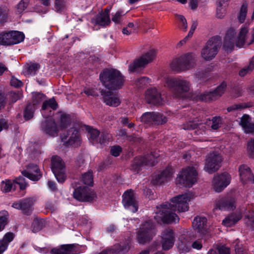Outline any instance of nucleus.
<instances>
[{
	"label": "nucleus",
	"mask_w": 254,
	"mask_h": 254,
	"mask_svg": "<svg viewBox=\"0 0 254 254\" xmlns=\"http://www.w3.org/2000/svg\"><path fill=\"white\" fill-rule=\"evenodd\" d=\"M193 197L191 192L179 195L171 200L170 203L156 207L154 219L159 223H172L179 221L177 215L173 211L185 212L189 209V202Z\"/></svg>",
	"instance_id": "obj_1"
},
{
	"label": "nucleus",
	"mask_w": 254,
	"mask_h": 254,
	"mask_svg": "<svg viewBox=\"0 0 254 254\" xmlns=\"http://www.w3.org/2000/svg\"><path fill=\"white\" fill-rule=\"evenodd\" d=\"M249 28L243 25L237 33L233 28H229L226 34L223 47L225 51H231L236 46L241 48L250 45Z\"/></svg>",
	"instance_id": "obj_2"
},
{
	"label": "nucleus",
	"mask_w": 254,
	"mask_h": 254,
	"mask_svg": "<svg viewBox=\"0 0 254 254\" xmlns=\"http://www.w3.org/2000/svg\"><path fill=\"white\" fill-rule=\"evenodd\" d=\"M102 84L108 89L117 90L122 88L124 83V76L115 69H106L100 74Z\"/></svg>",
	"instance_id": "obj_3"
},
{
	"label": "nucleus",
	"mask_w": 254,
	"mask_h": 254,
	"mask_svg": "<svg viewBox=\"0 0 254 254\" xmlns=\"http://www.w3.org/2000/svg\"><path fill=\"white\" fill-rule=\"evenodd\" d=\"M197 59L193 53H187L173 59L170 64L171 69L178 72L190 70L194 67Z\"/></svg>",
	"instance_id": "obj_4"
},
{
	"label": "nucleus",
	"mask_w": 254,
	"mask_h": 254,
	"mask_svg": "<svg viewBox=\"0 0 254 254\" xmlns=\"http://www.w3.org/2000/svg\"><path fill=\"white\" fill-rule=\"evenodd\" d=\"M197 166L195 164L183 169L177 176L176 183L186 187H191L197 180Z\"/></svg>",
	"instance_id": "obj_5"
},
{
	"label": "nucleus",
	"mask_w": 254,
	"mask_h": 254,
	"mask_svg": "<svg viewBox=\"0 0 254 254\" xmlns=\"http://www.w3.org/2000/svg\"><path fill=\"white\" fill-rule=\"evenodd\" d=\"M136 234V239L139 244H144L149 242L155 235L152 221L147 220L142 223Z\"/></svg>",
	"instance_id": "obj_6"
},
{
	"label": "nucleus",
	"mask_w": 254,
	"mask_h": 254,
	"mask_svg": "<svg viewBox=\"0 0 254 254\" xmlns=\"http://www.w3.org/2000/svg\"><path fill=\"white\" fill-rule=\"evenodd\" d=\"M165 86L176 90L179 93L188 92L190 88V81L180 77H165Z\"/></svg>",
	"instance_id": "obj_7"
},
{
	"label": "nucleus",
	"mask_w": 254,
	"mask_h": 254,
	"mask_svg": "<svg viewBox=\"0 0 254 254\" xmlns=\"http://www.w3.org/2000/svg\"><path fill=\"white\" fill-rule=\"evenodd\" d=\"M220 43V40L218 37L211 38L202 49L201 53L202 58L206 61H210L213 59L217 54Z\"/></svg>",
	"instance_id": "obj_8"
},
{
	"label": "nucleus",
	"mask_w": 254,
	"mask_h": 254,
	"mask_svg": "<svg viewBox=\"0 0 254 254\" xmlns=\"http://www.w3.org/2000/svg\"><path fill=\"white\" fill-rule=\"evenodd\" d=\"M22 32L13 31L0 33V44L3 45H10L19 43L24 39Z\"/></svg>",
	"instance_id": "obj_9"
},
{
	"label": "nucleus",
	"mask_w": 254,
	"mask_h": 254,
	"mask_svg": "<svg viewBox=\"0 0 254 254\" xmlns=\"http://www.w3.org/2000/svg\"><path fill=\"white\" fill-rule=\"evenodd\" d=\"M62 141L66 146L77 147L81 144V138L79 131L74 128L68 130L66 134L61 136Z\"/></svg>",
	"instance_id": "obj_10"
},
{
	"label": "nucleus",
	"mask_w": 254,
	"mask_h": 254,
	"mask_svg": "<svg viewBox=\"0 0 254 254\" xmlns=\"http://www.w3.org/2000/svg\"><path fill=\"white\" fill-rule=\"evenodd\" d=\"M157 153L150 154L144 157L138 156L134 158L132 164V169L138 171L144 165L154 166L157 162Z\"/></svg>",
	"instance_id": "obj_11"
},
{
	"label": "nucleus",
	"mask_w": 254,
	"mask_h": 254,
	"mask_svg": "<svg viewBox=\"0 0 254 254\" xmlns=\"http://www.w3.org/2000/svg\"><path fill=\"white\" fill-rule=\"evenodd\" d=\"M231 179L230 174L226 172L215 175L212 182L213 190L217 192L222 191L230 184Z\"/></svg>",
	"instance_id": "obj_12"
},
{
	"label": "nucleus",
	"mask_w": 254,
	"mask_h": 254,
	"mask_svg": "<svg viewBox=\"0 0 254 254\" xmlns=\"http://www.w3.org/2000/svg\"><path fill=\"white\" fill-rule=\"evenodd\" d=\"M222 161L221 156L218 153H210L206 159L204 170L211 174L218 170Z\"/></svg>",
	"instance_id": "obj_13"
},
{
	"label": "nucleus",
	"mask_w": 254,
	"mask_h": 254,
	"mask_svg": "<svg viewBox=\"0 0 254 254\" xmlns=\"http://www.w3.org/2000/svg\"><path fill=\"white\" fill-rule=\"evenodd\" d=\"M155 56V51L153 50H150L145 54L143 55L139 59L134 61L130 64L128 69L130 72L137 71L141 67H144L147 64L151 62Z\"/></svg>",
	"instance_id": "obj_14"
},
{
	"label": "nucleus",
	"mask_w": 254,
	"mask_h": 254,
	"mask_svg": "<svg viewBox=\"0 0 254 254\" xmlns=\"http://www.w3.org/2000/svg\"><path fill=\"white\" fill-rule=\"evenodd\" d=\"M74 198L76 200L84 202L91 201L96 197L95 192L86 187H79L73 191Z\"/></svg>",
	"instance_id": "obj_15"
},
{
	"label": "nucleus",
	"mask_w": 254,
	"mask_h": 254,
	"mask_svg": "<svg viewBox=\"0 0 254 254\" xmlns=\"http://www.w3.org/2000/svg\"><path fill=\"white\" fill-rule=\"evenodd\" d=\"M16 185H18L20 190H24L27 187V184L25 179L23 177L16 178L13 182L10 180H5L1 183V190L3 192H9L12 190H14Z\"/></svg>",
	"instance_id": "obj_16"
},
{
	"label": "nucleus",
	"mask_w": 254,
	"mask_h": 254,
	"mask_svg": "<svg viewBox=\"0 0 254 254\" xmlns=\"http://www.w3.org/2000/svg\"><path fill=\"white\" fill-rule=\"evenodd\" d=\"M144 99L148 104L153 105H162L164 103L160 92L156 88L147 89L145 93Z\"/></svg>",
	"instance_id": "obj_17"
},
{
	"label": "nucleus",
	"mask_w": 254,
	"mask_h": 254,
	"mask_svg": "<svg viewBox=\"0 0 254 254\" xmlns=\"http://www.w3.org/2000/svg\"><path fill=\"white\" fill-rule=\"evenodd\" d=\"M123 203L126 209L134 213L138 210V204L136 197L132 191L127 190L123 195Z\"/></svg>",
	"instance_id": "obj_18"
},
{
	"label": "nucleus",
	"mask_w": 254,
	"mask_h": 254,
	"mask_svg": "<svg viewBox=\"0 0 254 254\" xmlns=\"http://www.w3.org/2000/svg\"><path fill=\"white\" fill-rule=\"evenodd\" d=\"M41 129L46 134L55 137L58 135L60 127H58L54 120L49 119L42 123Z\"/></svg>",
	"instance_id": "obj_19"
},
{
	"label": "nucleus",
	"mask_w": 254,
	"mask_h": 254,
	"mask_svg": "<svg viewBox=\"0 0 254 254\" xmlns=\"http://www.w3.org/2000/svg\"><path fill=\"white\" fill-rule=\"evenodd\" d=\"M51 254H77L80 253L78 245H63L59 248H54L50 251Z\"/></svg>",
	"instance_id": "obj_20"
},
{
	"label": "nucleus",
	"mask_w": 254,
	"mask_h": 254,
	"mask_svg": "<svg viewBox=\"0 0 254 254\" xmlns=\"http://www.w3.org/2000/svg\"><path fill=\"white\" fill-rule=\"evenodd\" d=\"M174 170L172 167H167L160 174L153 177L152 182L153 184L160 185L170 180L174 174Z\"/></svg>",
	"instance_id": "obj_21"
},
{
	"label": "nucleus",
	"mask_w": 254,
	"mask_h": 254,
	"mask_svg": "<svg viewBox=\"0 0 254 254\" xmlns=\"http://www.w3.org/2000/svg\"><path fill=\"white\" fill-rule=\"evenodd\" d=\"M175 241V234L173 231L170 229L165 230L162 233V246L164 250L171 249L174 245Z\"/></svg>",
	"instance_id": "obj_22"
},
{
	"label": "nucleus",
	"mask_w": 254,
	"mask_h": 254,
	"mask_svg": "<svg viewBox=\"0 0 254 254\" xmlns=\"http://www.w3.org/2000/svg\"><path fill=\"white\" fill-rule=\"evenodd\" d=\"M239 173L241 181L243 184L251 182L254 184V175L249 166L243 164L239 167Z\"/></svg>",
	"instance_id": "obj_23"
},
{
	"label": "nucleus",
	"mask_w": 254,
	"mask_h": 254,
	"mask_svg": "<svg viewBox=\"0 0 254 254\" xmlns=\"http://www.w3.org/2000/svg\"><path fill=\"white\" fill-rule=\"evenodd\" d=\"M130 241V239H127L125 243L116 244L113 249L102 251L99 254H123L129 249Z\"/></svg>",
	"instance_id": "obj_24"
},
{
	"label": "nucleus",
	"mask_w": 254,
	"mask_h": 254,
	"mask_svg": "<svg viewBox=\"0 0 254 254\" xmlns=\"http://www.w3.org/2000/svg\"><path fill=\"white\" fill-rule=\"evenodd\" d=\"M23 175L33 181H38L41 177L40 170L37 165L30 164L26 169L22 172Z\"/></svg>",
	"instance_id": "obj_25"
},
{
	"label": "nucleus",
	"mask_w": 254,
	"mask_h": 254,
	"mask_svg": "<svg viewBox=\"0 0 254 254\" xmlns=\"http://www.w3.org/2000/svg\"><path fill=\"white\" fill-rule=\"evenodd\" d=\"M58 104L54 99H50L43 102L41 113L44 118H48L53 114V110L57 109Z\"/></svg>",
	"instance_id": "obj_26"
},
{
	"label": "nucleus",
	"mask_w": 254,
	"mask_h": 254,
	"mask_svg": "<svg viewBox=\"0 0 254 254\" xmlns=\"http://www.w3.org/2000/svg\"><path fill=\"white\" fill-rule=\"evenodd\" d=\"M216 207L221 210H233L236 208L235 199L231 196L221 198L217 202Z\"/></svg>",
	"instance_id": "obj_27"
},
{
	"label": "nucleus",
	"mask_w": 254,
	"mask_h": 254,
	"mask_svg": "<svg viewBox=\"0 0 254 254\" xmlns=\"http://www.w3.org/2000/svg\"><path fill=\"white\" fill-rule=\"evenodd\" d=\"M197 120L195 119L191 121H189L184 125L183 128L184 129H195L194 133L197 135H203L205 134L206 127L202 123H198Z\"/></svg>",
	"instance_id": "obj_28"
},
{
	"label": "nucleus",
	"mask_w": 254,
	"mask_h": 254,
	"mask_svg": "<svg viewBox=\"0 0 254 254\" xmlns=\"http://www.w3.org/2000/svg\"><path fill=\"white\" fill-rule=\"evenodd\" d=\"M102 95L103 97L104 102L106 105L117 107L121 104V99L117 94H114L110 91L102 92Z\"/></svg>",
	"instance_id": "obj_29"
},
{
	"label": "nucleus",
	"mask_w": 254,
	"mask_h": 254,
	"mask_svg": "<svg viewBox=\"0 0 254 254\" xmlns=\"http://www.w3.org/2000/svg\"><path fill=\"white\" fill-rule=\"evenodd\" d=\"M207 219L204 217H196L193 222L192 226L195 231L203 235L206 230Z\"/></svg>",
	"instance_id": "obj_30"
},
{
	"label": "nucleus",
	"mask_w": 254,
	"mask_h": 254,
	"mask_svg": "<svg viewBox=\"0 0 254 254\" xmlns=\"http://www.w3.org/2000/svg\"><path fill=\"white\" fill-rule=\"evenodd\" d=\"M111 8H106L104 11L100 12L95 17L96 23L101 26H105L108 25L110 23L109 12Z\"/></svg>",
	"instance_id": "obj_31"
},
{
	"label": "nucleus",
	"mask_w": 254,
	"mask_h": 254,
	"mask_svg": "<svg viewBox=\"0 0 254 254\" xmlns=\"http://www.w3.org/2000/svg\"><path fill=\"white\" fill-rule=\"evenodd\" d=\"M251 117L248 115H244L241 118L240 125L246 133L254 132V123L251 122Z\"/></svg>",
	"instance_id": "obj_32"
},
{
	"label": "nucleus",
	"mask_w": 254,
	"mask_h": 254,
	"mask_svg": "<svg viewBox=\"0 0 254 254\" xmlns=\"http://www.w3.org/2000/svg\"><path fill=\"white\" fill-rule=\"evenodd\" d=\"M242 218L240 212H236L228 216L222 221V224L226 227H231L238 222Z\"/></svg>",
	"instance_id": "obj_33"
},
{
	"label": "nucleus",
	"mask_w": 254,
	"mask_h": 254,
	"mask_svg": "<svg viewBox=\"0 0 254 254\" xmlns=\"http://www.w3.org/2000/svg\"><path fill=\"white\" fill-rule=\"evenodd\" d=\"M34 201L35 199L33 197L21 199L22 212L27 215L29 214L32 211V206Z\"/></svg>",
	"instance_id": "obj_34"
},
{
	"label": "nucleus",
	"mask_w": 254,
	"mask_h": 254,
	"mask_svg": "<svg viewBox=\"0 0 254 254\" xmlns=\"http://www.w3.org/2000/svg\"><path fill=\"white\" fill-rule=\"evenodd\" d=\"M190 98L191 100L195 101L200 100L205 102H210L215 100L212 95V92H205L200 95L195 93L194 94H192L190 96Z\"/></svg>",
	"instance_id": "obj_35"
},
{
	"label": "nucleus",
	"mask_w": 254,
	"mask_h": 254,
	"mask_svg": "<svg viewBox=\"0 0 254 254\" xmlns=\"http://www.w3.org/2000/svg\"><path fill=\"white\" fill-rule=\"evenodd\" d=\"M52 170L53 172H57L64 169V163L61 158L57 156H53L51 159Z\"/></svg>",
	"instance_id": "obj_36"
},
{
	"label": "nucleus",
	"mask_w": 254,
	"mask_h": 254,
	"mask_svg": "<svg viewBox=\"0 0 254 254\" xmlns=\"http://www.w3.org/2000/svg\"><path fill=\"white\" fill-rule=\"evenodd\" d=\"M86 130L88 133L89 140L92 144H97L98 142V138L100 132L98 130L93 128L90 127H87Z\"/></svg>",
	"instance_id": "obj_37"
},
{
	"label": "nucleus",
	"mask_w": 254,
	"mask_h": 254,
	"mask_svg": "<svg viewBox=\"0 0 254 254\" xmlns=\"http://www.w3.org/2000/svg\"><path fill=\"white\" fill-rule=\"evenodd\" d=\"M40 65L38 64L30 63L28 64L24 68L23 72L25 75H35L38 69H39Z\"/></svg>",
	"instance_id": "obj_38"
},
{
	"label": "nucleus",
	"mask_w": 254,
	"mask_h": 254,
	"mask_svg": "<svg viewBox=\"0 0 254 254\" xmlns=\"http://www.w3.org/2000/svg\"><path fill=\"white\" fill-rule=\"evenodd\" d=\"M190 243L185 240L184 236L180 238L178 243V249L182 253L187 252L190 251Z\"/></svg>",
	"instance_id": "obj_39"
},
{
	"label": "nucleus",
	"mask_w": 254,
	"mask_h": 254,
	"mask_svg": "<svg viewBox=\"0 0 254 254\" xmlns=\"http://www.w3.org/2000/svg\"><path fill=\"white\" fill-rule=\"evenodd\" d=\"M153 117V112H146L141 116L140 119L141 122L148 125H151L154 124Z\"/></svg>",
	"instance_id": "obj_40"
},
{
	"label": "nucleus",
	"mask_w": 254,
	"mask_h": 254,
	"mask_svg": "<svg viewBox=\"0 0 254 254\" xmlns=\"http://www.w3.org/2000/svg\"><path fill=\"white\" fill-rule=\"evenodd\" d=\"M154 125H162L167 122V118L162 114L153 112Z\"/></svg>",
	"instance_id": "obj_41"
},
{
	"label": "nucleus",
	"mask_w": 254,
	"mask_h": 254,
	"mask_svg": "<svg viewBox=\"0 0 254 254\" xmlns=\"http://www.w3.org/2000/svg\"><path fill=\"white\" fill-rule=\"evenodd\" d=\"M245 221L247 226L254 230V212L249 211L245 216Z\"/></svg>",
	"instance_id": "obj_42"
},
{
	"label": "nucleus",
	"mask_w": 254,
	"mask_h": 254,
	"mask_svg": "<svg viewBox=\"0 0 254 254\" xmlns=\"http://www.w3.org/2000/svg\"><path fill=\"white\" fill-rule=\"evenodd\" d=\"M81 181L86 185L91 186L93 183V173L91 170H89L87 172L82 175Z\"/></svg>",
	"instance_id": "obj_43"
},
{
	"label": "nucleus",
	"mask_w": 254,
	"mask_h": 254,
	"mask_svg": "<svg viewBox=\"0 0 254 254\" xmlns=\"http://www.w3.org/2000/svg\"><path fill=\"white\" fill-rule=\"evenodd\" d=\"M36 107L30 103L27 105L24 111V117L25 120H29L33 117Z\"/></svg>",
	"instance_id": "obj_44"
},
{
	"label": "nucleus",
	"mask_w": 254,
	"mask_h": 254,
	"mask_svg": "<svg viewBox=\"0 0 254 254\" xmlns=\"http://www.w3.org/2000/svg\"><path fill=\"white\" fill-rule=\"evenodd\" d=\"M112 136L111 134L107 132H103L98 138V143H99L101 145H105L108 144V143L112 140Z\"/></svg>",
	"instance_id": "obj_45"
},
{
	"label": "nucleus",
	"mask_w": 254,
	"mask_h": 254,
	"mask_svg": "<svg viewBox=\"0 0 254 254\" xmlns=\"http://www.w3.org/2000/svg\"><path fill=\"white\" fill-rule=\"evenodd\" d=\"M226 88V83L223 82L215 90L212 91V95L215 100L220 97L224 93Z\"/></svg>",
	"instance_id": "obj_46"
},
{
	"label": "nucleus",
	"mask_w": 254,
	"mask_h": 254,
	"mask_svg": "<svg viewBox=\"0 0 254 254\" xmlns=\"http://www.w3.org/2000/svg\"><path fill=\"white\" fill-rule=\"evenodd\" d=\"M254 68V60L252 59L248 65L244 67L239 71L240 76L243 77L250 73Z\"/></svg>",
	"instance_id": "obj_47"
},
{
	"label": "nucleus",
	"mask_w": 254,
	"mask_h": 254,
	"mask_svg": "<svg viewBox=\"0 0 254 254\" xmlns=\"http://www.w3.org/2000/svg\"><path fill=\"white\" fill-rule=\"evenodd\" d=\"M44 227V222L42 220L37 218L34 219L32 224V230L36 233L41 230Z\"/></svg>",
	"instance_id": "obj_48"
},
{
	"label": "nucleus",
	"mask_w": 254,
	"mask_h": 254,
	"mask_svg": "<svg viewBox=\"0 0 254 254\" xmlns=\"http://www.w3.org/2000/svg\"><path fill=\"white\" fill-rule=\"evenodd\" d=\"M250 106L246 103H241L236 104H234L227 108V111L228 112L235 111H241L242 109L249 107Z\"/></svg>",
	"instance_id": "obj_49"
},
{
	"label": "nucleus",
	"mask_w": 254,
	"mask_h": 254,
	"mask_svg": "<svg viewBox=\"0 0 254 254\" xmlns=\"http://www.w3.org/2000/svg\"><path fill=\"white\" fill-rule=\"evenodd\" d=\"M207 254H230V250L225 246H221L216 250H210Z\"/></svg>",
	"instance_id": "obj_50"
},
{
	"label": "nucleus",
	"mask_w": 254,
	"mask_h": 254,
	"mask_svg": "<svg viewBox=\"0 0 254 254\" xmlns=\"http://www.w3.org/2000/svg\"><path fill=\"white\" fill-rule=\"evenodd\" d=\"M136 26L133 23H129L127 26L123 29L122 32L124 35H129L132 33H135L136 30Z\"/></svg>",
	"instance_id": "obj_51"
},
{
	"label": "nucleus",
	"mask_w": 254,
	"mask_h": 254,
	"mask_svg": "<svg viewBox=\"0 0 254 254\" xmlns=\"http://www.w3.org/2000/svg\"><path fill=\"white\" fill-rule=\"evenodd\" d=\"M33 102L32 105L35 107L36 105L44 101L45 99V95L41 93H34L32 95Z\"/></svg>",
	"instance_id": "obj_52"
},
{
	"label": "nucleus",
	"mask_w": 254,
	"mask_h": 254,
	"mask_svg": "<svg viewBox=\"0 0 254 254\" xmlns=\"http://www.w3.org/2000/svg\"><path fill=\"white\" fill-rule=\"evenodd\" d=\"M61 124L60 127L61 128L66 127L70 123V117L68 115L64 114H61L60 116Z\"/></svg>",
	"instance_id": "obj_53"
},
{
	"label": "nucleus",
	"mask_w": 254,
	"mask_h": 254,
	"mask_svg": "<svg viewBox=\"0 0 254 254\" xmlns=\"http://www.w3.org/2000/svg\"><path fill=\"white\" fill-rule=\"evenodd\" d=\"M247 13V6L246 4L242 5L240 13L238 15V19L240 23L244 22Z\"/></svg>",
	"instance_id": "obj_54"
},
{
	"label": "nucleus",
	"mask_w": 254,
	"mask_h": 254,
	"mask_svg": "<svg viewBox=\"0 0 254 254\" xmlns=\"http://www.w3.org/2000/svg\"><path fill=\"white\" fill-rule=\"evenodd\" d=\"M236 254H247V250L243 247L242 243L236 240L234 242Z\"/></svg>",
	"instance_id": "obj_55"
},
{
	"label": "nucleus",
	"mask_w": 254,
	"mask_h": 254,
	"mask_svg": "<svg viewBox=\"0 0 254 254\" xmlns=\"http://www.w3.org/2000/svg\"><path fill=\"white\" fill-rule=\"evenodd\" d=\"M66 0H55V9L57 12L63 11L65 7Z\"/></svg>",
	"instance_id": "obj_56"
},
{
	"label": "nucleus",
	"mask_w": 254,
	"mask_h": 254,
	"mask_svg": "<svg viewBox=\"0 0 254 254\" xmlns=\"http://www.w3.org/2000/svg\"><path fill=\"white\" fill-rule=\"evenodd\" d=\"M149 82V79L146 77H141L135 81V85L141 88L146 86Z\"/></svg>",
	"instance_id": "obj_57"
},
{
	"label": "nucleus",
	"mask_w": 254,
	"mask_h": 254,
	"mask_svg": "<svg viewBox=\"0 0 254 254\" xmlns=\"http://www.w3.org/2000/svg\"><path fill=\"white\" fill-rule=\"evenodd\" d=\"M226 13V7L221 5L217 6L216 16L218 18H223Z\"/></svg>",
	"instance_id": "obj_58"
},
{
	"label": "nucleus",
	"mask_w": 254,
	"mask_h": 254,
	"mask_svg": "<svg viewBox=\"0 0 254 254\" xmlns=\"http://www.w3.org/2000/svg\"><path fill=\"white\" fill-rule=\"evenodd\" d=\"M8 9L6 7L0 5V23L4 22L7 16Z\"/></svg>",
	"instance_id": "obj_59"
},
{
	"label": "nucleus",
	"mask_w": 254,
	"mask_h": 254,
	"mask_svg": "<svg viewBox=\"0 0 254 254\" xmlns=\"http://www.w3.org/2000/svg\"><path fill=\"white\" fill-rule=\"evenodd\" d=\"M55 177L59 182L63 183L64 181L66 176L64 173V169L57 171V172H53Z\"/></svg>",
	"instance_id": "obj_60"
},
{
	"label": "nucleus",
	"mask_w": 254,
	"mask_h": 254,
	"mask_svg": "<svg viewBox=\"0 0 254 254\" xmlns=\"http://www.w3.org/2000/svg\"><path fill=\"white\" fill-rule=\"evenodd\" d=\"M247 152L250 157L254 158V138L248 142Z\"/></svg>",
	"instance_id": "obj_61"
},
{
	"label": "nucleus",
	"mask_w": 254,
	"mask_h": 254,
	"mask_svg": "<svg viewBox=\"0 0 254 254\" xmlns=\"http://www.w3.org/2000/svg\"><path fill=\"white\" fill-rule=\"evenodd\" d=\"M125 14L124 11L118 10L113 15L112 20L116 23H119L121 21L122 16Z\"/></svg>",
	"instance_id": "obj_62"
},
{
	"label": "nucleus",
	"mask_w": 254,
	"mask_h": 254,
	"mask_svg": "<svg viewBox=\"0 0 254 254\" xmlns=\"http://www.w3.org/2000/svg\"><path fill=\"white\" fill-rule=\"evenodd\" d=\"M28 6V0H22L17 5V12H22Z\"/></svg>",
	"instance_id": "obj_63"
},
{
	"label": "nucleus",
	"mask_w": 254,
	"mask_h": 254,
	"mask_svg": "<svg viewBox=\"0 0 254 254\" xmlns=\"http://www.w3.org/2000/svg\"><path fill=\"white\" fill-rule=\"evenodd\" d=\"M221 118L220 117H215L213 118L211 121V127L214 130L218 129L220 126Z\"/></svg>",
	"instance_id": "obj_64"
}]
</instances>
